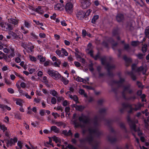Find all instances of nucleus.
Masks as SVG:
<instances>
[{
	"instance_id": "nucleus-14",
	"label": "nucleus",
	"mask_w": 149,
	"mask_h": 149,
	"mask_svg": "<svg viewBox=\"0 0 149 149\" xmlns=\"http://www.w3.org/2000/svg\"><path fill=\"white\" fill-rule=\"evenodd\" d=\"M130 88L131 87L130 85H128L126 86H125L124 87V88L123 92V96H124V97H125V93H127Z\"/></svg>"
},
{
	"instance_id": "nucleus-39",
	"label": "nucleus",
	"mask_w": 149,
	"mask_h": 149,
	"mask_svg": "<svg viewBox=\"0 0 149 149\" xmlns=\"http://www.w3.org/2000/svg\"><path fill=\"white\" fill-rule=\"evenodd\" d=\"M147 45L146 44L144 45L142 47V52L144 53L145 52L147 51Z\"/></svg>"
},
{
	"instance_id": "nucleus-46",
	"label": "nucleus",
	"mask_w": 149,
	"mask_h": 149,
	"mask_svg": "<svg viewBox=\"0 0 149 149\" xmlns=\"http://www.w3.org/2000/svg\"><path fill=\"white\" fill-rule=\"evenodd\" d=\"M75 80L76 81H77L78 82H82L83 81H84V79L83 78H82L80 77H77V78L75 79Z\"/></svg>"
},
{
	"instance_id": "nucleus-50",
	"label": "nucleus",
	"mask_w": 149,
	"mask_h": 149,
	"mask_svg": "<svg viewBox=\"0 0 149 149\" xmlns=\"http://www.w3.org/2000/svg\"><path fill=\"white\" fill-rule=\"evenodd\" d=\"M57 101L58 102H61V101L63 100L64 98L62 97H57Z\"/></svg>"
},
{
	"instance_id": "nucleus-54",
	"label": "nucleus",
	"mask_w": 149,
	"mask_h": 149,
	"mask_svg": "<svg viewBox=\"0 0 149 149\" xmlns=\"http://www.w3.org/2000/svg\"><path fill=\"white\" fill-rule=\"evenodd\" d=\"M82 86L83 88H86L87 89L91 90L93 88L92 87L87 85H83Z\"/></svg>"
},
{
	"instance_id": "nucleus-48",
	"label": "nucleus",
	"mask_w": 149,
	"mask_h": 149,
	"mask_svg": "<svg viewBox=\"0 0 149 149\" xmlns=\"http://www.w3.org/2000/svg\"><path fill=\"white\" fill-rule=\"evenodd\" d=\"M106 61V57H104L102 58L101 59V63L102 65H104L105 64V62Z\"/></svg>"
},
{
	"instance_id": "nucleus-19",
	"label": "nucleus",
	"mask_w": 149,
	"mask_h": 149,
	"mask_svg": "<svg viewBox=\"0 0 149 149\" xmlns=\"http://www.w3.org/2000/svg\"><path fill=\"white\" fill-rule=\"evenodd\" d=\"M62 133L65 136H69L72 134L71 130H69L68 132L67 130H64L62 131Z\"/></svg>"
},
{
	"instance_id": "nucleus-25",
	"label": "nucleus",
	"mask_w": 149,
	"mask_h": 149,
	"mask_svg": "<svg viewBox=\"0 0 149 149\" xmlns=\"http://www.w3.org/2000/svg\"><path fill=\"white\" fill-rule=\"evenodd\" d=\"M61 63V62L59 59H57V61L55 62L54 64V65L55 67H59Z\"/></svg>"
},
{
	"instance_id": "nucleus-7",
	"label": "nucleus",
	"mask_w": 149,
	"mask_h": 149,
	"mask_svg": "<svg viewBox=\"0 0 149 149\" xmlns=\"http://www.w3.org/2000/svg\"><path fill=\"white\" fill-rule=\"evenodd\" d=\"M127 119L131 129L135 131H136V129L135 123H134L131 120L129 116H127Z\"/></svg>"
},
{
	"instance_id": "nucleus-28",
	"label": "nucleus",
	"mask_w": 149,
	"mask_h": 149,
	"mask_svg": "<svg viewBox=\"0 0 149 149\" xmlns=\"http://www.w3.org/2000/svg\"><path fill=\"white\" fill-rule=\"evenodd\" d=\"M137 72L142 71L143 73L144 74H145L146 70H144V68L142 66H141L138 68L136 70Z\"/></svg>"
},
{
	"instance_id": "nucleus-9",
	"label": "nucleus",
	"mask_w": 149,
	"mask_h": 149,
	"mask_svg": "<svg viewBox=\"0 0 149 149\" xmlns=\"http://www.w3.org/2000/svg\"><path fill=\"white\" fill-rule=\"evenodd\" d=\"M17 140L16 138L14 139H11L10 140H6V143L8 147L9 145L11 146L13 144H14L17 141Z\"/></svg>"
},
{
	"instance_id": "nucleus-63",
	"label": "nucleus",
	"mask_w": 149,
	"mask_h": 149,
	"mask_svg": "<svg viewBox=\"0 0 149 149\" xmlns=\"http://www.w3.org/2000/svg\"><path fill=\"white\" fill-rule=\"evenodd\" d=\"M31 35L32 36L33 38L34 39H38V37L34 33H31Z\"/></svg>"
},
{
	"instance_id": "nucleus-27",
	"label": "nucleus",
	"mask_w": 149,
	"mask_h": 149,
	"mask_svg": "<svg viewBox=\"0 0 149 149\" xmlns=\"http://www.w3.org/2000/svg\"><path fill=\"white\" fill-rule=\"evenodd\" d=\"M0 127L1 130H2L3 132H6L7 130V128L4 125H3L0 123Z\"/></svg>"
},
{
	"instance_id": "nucleus-45",
	"label": "nucleus",
	"mask_w": 149,
	"mask_h": 149,
	"mask_svg": "<svg viewBox=\"0 0 149 149\" xmlns=\"http://www.w3.org/2000/svg\"><path fill=\"white\" fill-rule=\"evenodd\" d=\"M73 123L75 127H77L79 126H80V124L79 123L77 122L76 120H74L73 121Z\"/></svg>"
},
{
	"instance_id": "nucleus-12",
	"label": "nucleus",
	"mask_w": 149,
	"mask_h": 149,
	"mask_svg": "<svg viewBox=\"0 0 149 149\" xmlns=\"http://www.w3.org/2000/svg\"><path fill=\"white\" fill-rule=\"evenodd\" d=\"M87 140L90 143L93 144L92 145L95 148V146H97L98 145L97 143L95 141L93 140V138L91 136H89L88 137Z\"/></svg>"
},
{
	"instance_id": "nucleus-64",
	"label": "nucleus",
	"mask_w": 149,
	"mask_h": 149,
	"mask_svg": "<svg viewBox=\"0 0 149 149\" xmlns=\"http://www.w3.org/2000/svg\"><path fill=\"white\" fill-rule=\"evenodd\" d=\"M46 35L44 33H40L39 34V36L41 38H44L45 37Z\"/></svg>"
},
{
	"instance_id": "nucleus-52",
	"label": "nucleus",
	"mask_w": 149,
	"mask_h": 149,
	"mask_svg": "<svg viewBox=\"0 0 149 149\" xmlns=\"http://www.w3.org/2000/svg\"><path fill=\"white\" fill-rule=\"evenodd\" d=\"M91 11L92 10L91 9H89L87 10L86 13L85 12V17H87V16H88Z\"/></svg>"
},
{
	"instance_id": "nucleus-41",
	"label": "nucleus",
	"mask_w": 149,
	"mask_h": 149,
	"mask_svg": "<svg viewBox=\"0 0 149 149\" xmlns=\"http://www.w3.org/2000/svg\"><path fill=\"white\" fill-rule=\"evenodd\" d=\"M51 102L52 104H55L56 103V100L54 97H52L51 99Z\"/></svg>"
},
{
	"instance_id": "nucleus-29",
	"label": "nucleus",
	"mask_w": 149,
	"mask_h": 149,
	"mask_svg": "<svg viewBox=\"0 0 149 149\" xmlns=\"http://www.w3.org/2000/svg\"><path fill=\"white\" fill-rule=\"evenodd\" d=\"M123 59L125 61V62L127 63H130L132 62L131 59L130 58H128L126 56H125L123 57Z\"/></svg>"
},
{
	"instance_id": "nucleus-60",
	"label": "nucleus",
	"mask_w": 149,
	"mask_h": 149,
	"mask_svg": "<svg viewBox=\"0 0 149 149\" xmlns=\"http://www.w3.org/2000/svg\"><path fill=\"white\" fill-rule=\"evenodd\" d=\"M67 147L70 149H76V148L74 147L73 146L70 144L68 145Z\"/></svg>"
},
{
	"instance_id": "nucleus-23",
	"label": "nucleus",
	"mask_w": 149,
	"mask_h": 149,
	"mask_svg": "<svg viewBox=\"0 0 149 149\" xmlns=\"http://www.w3.org/2000/svg\"><path fill=\"white\" fill-rule=\"evenodd\" d=\"M10 49L11 50V53L8 56V57L9 58L14 57L15 56L14 49L12 48H10Z\"/></svg>"
},
{
	"instance_id": "nucleus-56",
	"label": "nucleus",
	"mask_w": 149,
	"mask_h": 149,
	"mask_svg": "<svg viewBox=\"0 0 149 149\" xmlns=\"http://www.w3.org/2000/svg\"><path fill=\"white\" fill-rule=\"evenodd\" d=\"M69 103L67 100H64L62 104L64 106H66L68 105Z\"/></svg>"
},
{
	"instance_id": "nucleus-2",
	"label": "nucleus",
	"mask_w": 149,
	"mask_h": 149,
	"mask_svg": "<svg viewBox=\"0 0 149 149\" xmlns=\"http://www.w3.org/2000/svg\"><path fill=\"white\" fill-rule=\"evenodd\" d=\"M0 26L3 30L8 31L12 30L15 26L10 23L3 22L0 24Z\"/></svg>"
},
{
	"instance_id": "nucleus-47",
	"label": "nucleus",
	"mask_w": 149,
	"mask_h": 149,
	"mask_svg": "<svg viewBox=\"0 0 149 149\" xmlns=\"http://www.w3.org/2000/svg\"><path fill=\"white\" fill-rule=\"evenodd\" d=\"M24 25L27 28H29L30 26V24L26 21H24Z\"/></svg>"
},
{
	"instance_id": "nucleus-35",
	"label": "nucleus",
	"mask_w": 149,
	"mask_h": 149,
	"mask_svg": "<svg viewBox=\"0 0 149 149\" xmlns=\"http://www.w3.org/2000/svg\"><path fill=\"white\" fill-rule=\"evenodd\" d=\"M99 18L98 15H95L92 19V22L93 23H95L96 22V20L98 19Z\"/></svg>"
},
{
	"instance_id": "nucleus-34",
	"label": "nucleus",
	"mask_w": 149,
	"mask_h": 149,
	"mask_svg": "<svg viewBox=\"0 0 149 149\" xmlns=\"http://www.w3.org/2000/svg\"><path fill=\"white\" fill-rule=\"evenodd\" d=\"M43 80L44 81L43 82L47 86H49V85L48 84V81L47 79V77L46 76H44L43 78Z\"/></svg>"
},
{
	"instance_id": "nucleus-36",
	"label": "nucleus",
	"mask_w": 149,
	"mask_h": 149,
	"mask_svg": "<svg viewBox=\"0 0 149 149\" xmlns=\"http://www.w3.org/2000/svg\"><path fill=\"white\" fill-rule=\"evenodd\" d=\"M61 51H62V53L63 54V56H67L68 55V53L67 52V51L64 48H62Z\"/></svg>"
},
{
	"instance_id": "nucleus-55",
	"label": "nucleus",
	"mask_w": 149,
	"mask_h": 149,
	"mask_svg": "<svg viewBox=\"0 0 149 149\" xmlns=\"http://www.w3.org/2000/svg\"><path fill=\"white\" fill-rule=\"evenodd\" d=\"M17 144L18 146L19 147L20 149H22V142L20 141H18V142H17Z\"/></svg>"
},
{
	"instance_id": "nucleus-32",
	"label": "nucleus",
	"mask_w": 149,
	"mask_h": 149,
	"mask_svg": "<svg viewBox=\"0 0 149 149\" xmlns=\"http://www.w3.org/2000/svg\"><path fill=\"white\" fill-rule=\"evenodd\" d=\"M75 107L77 110L81 111H82L84 108V107L81 105H77Z\"/></svg>"
},
{
	"instance_id": "nucleus-30",
	"label": "nucleus",
	"mask_w": 149,
	"mask_h": 149,
	"mask_svg": "<svg viewBox=\"0 0 149 149\" xmlns=\"http://www.w3.org/2000/svg\"><path fill=\"white\" fill-rule=\"evenodd\" d=\"M38 57L40 59V62L41 63L44 62L45 60V57H43L42 55H38Z\"/></svg>"
},
{
	"instance_id": "nucleus-13",
	"label": "nucleus",
	"mask_w": 149,
	"mask_h": 149,
	"mask_svg": "<svg viewBox=\"0 0 149 149\" xmlns=\"http://www.w3.org/2000/svg\"><path fill=\"white\" fill-rule=\"evenodd\" d=\"M13 37L14 39L19 40L23 38V35L21 34V33L20 35H17L15 33H14Z\"/></svg>"
},
{
	"instance_id": "nucleus-10",
	"label": "nucleus",
	"mask_w": 149,
	"mask_h": 149,
	"mask_svg": "<svg viewBox=\"0 0 149 149\" xmlns=\"http://www.w3.org/2000/svg\"><path fill=\"white\" fill-rule=\"evenodd\" d=\"M77 16L79 19H83L86 17L85 12L82 11H79L77 13Z\"/></svg>"
},
{
	"instance_id": "nucleus-31",
	"label": "nucleus",
	"mask_w": 149,
	"mask_h": 149,
	"mask_svg": "<svg viewBox=\"0 0 149 149\" xmlns=\"http://www.w3.org/2000/svg\"><path fill=\"white\" fill-rule=\"evenodd\" d=\"M34 46H31L30 47H27V51L29 53H31L32 52H33V49L34 48Z\"/></svg>"
},
{
	"instance_id": "nucleus-24",
	"label": "nucleus",
	"mask_w": 149,
	"mask_h": 149,
	"mask_svg": "<svg viewBox=\"0 0 149 149\" xmlns=\"http://www.w3.org/2000/svg\"><path fill=\"white\" fill-rule=\"evenodd\" d=\"M10 20L11 23L15 25H17L18 24V20L13 18L10 19Z\"/></svg>"
},
{
	"instance_id": "nucleus-33",
	"label": "nucleus",
	"mask_w": 149,
	"mask_h": 149,
	"mask_svg": "<svg viewBox=\"0 0 149 149\" xmlns=\"http://www.w3.org/2000/svg\"><path fill=\"white\" fill-rule=\"evenodd\" d=\"M124 79L123 78H120L119 81L116 82L115 83L117 84L118 86H121L122 84L124 82Z\"/></svg>"
},
{
	"instance_id": "nucleus-5",
	"label": "nucleus",
	"mask_w": 149,
	"mask_h": 149,
	"mask_svg": "<svg viewBox=\"0 0 149 149\" xmlns=\"http://www.w3.org/2000/svg\"><path fill=\"white\" fill-rule=\"evenodd\" d=\"M91 4L90 0H82L81 6L83 9H86L89 7Z\"/></svg>"
},
{
	"instance_id": "nucleus-42",
	"label": "nucleus",
	"mask_w": 149,
	"mask_h": 149,
	"mask_svg": "<svg viewBox=\"0 0 149 149\" xmlns=\"http://www.w3.org/2000/svg\"><path fill=\"white\" fill-rule=\"evenodd\" d=\"M145 33L146 36H147L149 34V26L146 27L145 30Z\"/></svg>"
},
{
	"instance_id": "nucleus-11",
	"label": "nucleus",
	"mask_w": 149,
	"mask_h": 149,
	"mask_svg": "<svg viewBox=\"0 0 149 149\" xmlns=\"http://www.w3.org/2000/svg\"><path fill=\"white\" fill-rule=\"evenodd\" d=\"M116 19L118 22L123 21L124 19V15L121 14H118L116 16Z\"/></svg>"
},
{
	"instance_id": "nucleus-17",
	"label": "nucleus",
	"mask_w": 149,
	"mask_h": 149,
	"mask_svg": "<svg viewBox=\"0 0 149 149\" xmlns=\"http://www.w3.org/2000/svg\"><path fill=\"white\" fill-rule=\"evenodd\" d=\"M15 101H16V104L19 105L20 106H22V103H23V101L21 99H16Z\"/></svg>"
},
{
	"instance_id": "nucleus-62",
	"label": "nucleus",
	"mask_w": 149,
	"mask_h": 149,
	"mask_svg": "<svg viewBox=\"0 0 149 149\" xmlns=\"http://www.w3.org/2000/svg\"><path fill=\"white\" fill-rule=\"evenodd\" d=\"M79 61L82 63L83 64H85L86 63V60L85 59L83 58H81Z\"/></svg>"
},
{
	"instance_id": "nucleus-57",
	"label": "nucleus",
	"mask_w": 149,
	"mask_h": 149,
	"mask_svg": "<svg viewBox=\"0 0 149 149\" xmlns=\"http://www.w3.org/2000/svg\"><path fill=\"white\" fill-rule=\"evenodd\" d=\"M22 95H24L27 98L31 99V97L27 93H23Z\"/></svg>"
},
{
	"instance_id": "nucleus-18",
	"label": "nucleus",
	"mask_w": 149,
	"mask_h": 149,
	"mask_svg": "<svg viewBox=\"0 0 149 149\" xmlns=\"http://www.w3.org/2000/svg\"><path fill=\"white\" fill-rule=\"evenodd\" d=\"M35 11L41 14H42L44 13V11L42 10L40 6H38V7L35 9Z\"/></svg>"
},
{
	"instance_id": "nucleus-59",
	"label": "nucleus",
	"mask_w": 149,
	"mask_h": 149,
	"mask_svg": "<svg viewBox=\"0 0 149 149\" xmlns=\"http://www.w3.org/2000/svg\"><path fill=\"white\" fill-rule=\"evenodd\" d=\"M8 91L9 93L12 94L14 93L13 90L12 88H8Z\"/></svg>"
},
{
	"instance_id": "nucleus-53",
	"label": "nucleus",
	"mask_w": 149,
	"mask_h": 149,
	"mask_svg": "<svg viewBox=\"0 0 149 149\" xmlns=\"http://www.w3.org/2000/svg\"><path fill=\"white\" fill-rule=\"evenodd\" d=\"M73 98L72 100H73L74 101H75L76 103H77V102H78V98L76 95H74L73 97Z\"/></svg>"
},
{
	"instance_id": "nucleus-58",
	"label": "nucleus",
	"mask_w": 149,
	"mask_h": 149,
	"mask_svg": "<svg viewBox=\"0 0 149 149\" xmlns=\"http://www.w3.org/2000/svg\"><path fill=\"white\" fill-rule=\"evenodd\" d=\"M5 82L6 84L8 85H10L11 84L10 81H9L7 80L6 79H5Z\"/></svg>"
},
{
	"instance_id": "nucleus-16",
	"label": "nucleus",
	"mask_w": 149,
	"mask_h": 149,
	"mask_svg": "<svg viewBox=\"0 0 149 149\" xmlns=\"http://www.w3.org/2000/svg\"><path fill=\"white\" fill-rule=\"evenodd\" d=\"M54 8L56 10H62L63 9V5L59 3H57L55 6Z\"/></svg>"
},
{
	"instance_id": "nucleus-3",
	"label": "nucleus",
	"mask_w": 149,
	"mask_h": 149,
	"mask_svg": "<svg viewBox=\"0 0 149 149\" xmlns=\"http://www.w3.org/2000/svg\"><path fill=\"white\" fill-rule=\"evenodd\" d=\"M47 73L56 80H58L61 77V75L57 71L49 69Z\"/></svg>"
},
{
	"instance_id": "nucleus-8",
	"label": "nucleus",
	"mask_w": 149,
	"mask_h": 149,
	"mask_svg": "<svg viewBox=\"0 0 149 149\" xmlns=\"http://www.w3.org/2000/svg\"><path fill=\"white\" fill-rule=\"evenodd\" d=\"M89 131L91 134H93L94 136L99 135L100 134V132L97 129L94 128H90Z\"/></svg>"
},
{
	"instance_id": "nucleus-20",
	"label": "nucleus",
	"mask_w": 149,
	"mask_h": 149,
	"mask_svg": "<svg viewBox=\"0 0 149 149\" xmlns=\"http://www.w3.org/2000/svg\"><path fill=\"white\" fill-rule=\"evenodd\" d=\"M50 93L54 96L56 97L58 95V93L55 90H51L50 91Z\"/></svg>"
},
{
	"instance_id": "nucleus-26",
	"label": "nucleus",
	"mask_w": 149,
	"mask_h": 149,
	"mask_svg": "<svg viewBox=\"0 0 149 149\" xmlns=\"http://www.w3.org/2000/svg\"><path fill=\"white\" fill-rule=\"evenodd\" d=\"M107 138L108 141L111 143L114 142L117 140V139L115 138H114L109 136H108Z\"/></svg>"
},
{
	"instance_id": "nucleus-49",
	"label": "nucleus",
	"mask_w": 149,
	"mask_h": 149,
	"mask_svg": "<svg viewBox=\"0 0 149 149\" xmlns=\"http://www.w3.org/2000/svg\"><path fill=\"white\" fill-rule=\"evenodd\" d=\"M52 115L54 116L55 118H56L57 117H59L60 115L58 114L57 113L53 112L52 113Z\"/></svg>"
},
{
	"instance_id": "nucleus-21",
	"label": "nucleus",
	"mask_w": 149,
	"mask_h": 149,
	"mask_svg": "<svg viewBox=\"0 0 149 149\" xmlns=\"http://www.w3.org/2000/svg\"><path fill=\"white\" fill-rule=\"evenodd\" d=\"M51 130L56 133H58L59 132V129L55 126H54L51 127Z\"/></svg>"
},
{
	"instance_id": "nucleus-51",
	"label": "nucleus",
	"mask_w": 149,
	"mask_h": 149,
	"mask_svg": "<svg viewBox=\"0 0 149 149\" xmlns=\"http://www.w3.org/2000/svg\"><path fill=\"white\" fill-rule=\"evenodd\" d=\"M106 111V109L104 108H103L100 109L99 111V113L100 114L103 113L105 112Z\"/></svg>"
},
{
	"instance_id": "nucleus-1",
	"label": "nucleus",
	"mask_w": 149,
	"mask_h": 149,
	"mask_svg": "<svg viewBox=\"0 0 149 149\" xmlns=\"http://www.w3.org/2000/svg\"><path fill=\"white\" fill-rule=\"evenodd\" d=\"M123 106L125 107H128L130 109L128 111L129 113H132L133 111H136L140 109L141 107L142 106V105L140 103H138L136 104H134L132 105H130L128 104H123Z\"/></svg>"
},
{
	"instance_id": "nucleus-15",
	"label": "nucleus",
	"mask_w": 149,
	"mask_h": 149,
	"mask_svg": "<svg viewBox=\"0 0 149 149\" xmlns=\"http://www.w3.org/2000/svg\"><path fill=\"white\" fill-rule=\"evenodd\" d=\"M60 79V80L63 82L64 84L65 85L68 84L69 83V81L61 75Z\"/></svg>"
},
{
	"instance_id": "nucleus-37",
	"label": "nucleus",
	"mask_w": 149,
	"mask_h": 149,
	"mask_svg": "<svg viewBox=\"0 0 149 149\" xmlns=\"http://www.w3.org/2000/svg\"><path fill=\"white\" fill-rule=\"evenodd\" d=\"M130 75L132 78L134 80H135L136 79V77L133 74L132 72H130L128 73Z\"/></svg>"
},
{
	"instance_id": "nucleus-43",
	"label": "nucleus",
	"mask_w": 149,
	"mask_h": 149,
	"mask_svg": "<svg viewBox=\"0 0 149 149\" xmlns=\"http://www.w3.org/2000/svg\"><path fill=\"white\" fill-rule=\"evenodd\" d=\"M29 58L30 60L32 61L35 62L36 61V58L35 57L31 55L29 56Z\"/></svg>"
},
{
	"instance_id": "nucleus-4",
	"label": "nucleus",
	"mask_w": 149,
	"mask_h": 149,
	"mask_svg": "<svg viewBox=\"0 0 149 149\" xmlns=\"http://www.w3.org/2000/svg\"><path fill=\"white\" fill-rule=\"evenodd\" d=\"M65 8L66 11L68 13H71L73 11V5L71 3H68L66 4Z\"/></svg>"
},
{
	"instance_id": "nucleus-22",
	"label": "nucleus",
	"mask_w": 149,
	"mask_h": 149,
	"mask_svg": "<svg viewBox=\"0 0 149 149\" xmlns=\"http://www.w3.org/2000/svg\"><path fill=\"white\" fill-rule=\"evenodd\" d=\"M52 138L53 139V140L55 141L56 143L61 142V140L59 138L54 136L52 137Z\"/></svg>"
},
{
	"instance_id": "nucleus-40",
	"label": "nucleus",
	"mask_w": 149,
	"mask_h": 149,
	"mask_svg": "<svg viewBox=\"0 0 149 149\" xmlns=\"http://www.w3.org/2000/svg\"><path fill=\"white\" fill-rule=\"evenodd\" d=\"M114 67L115 66L113 65H108L107 66L106 68H107L108 71H109L110 70H111V69L114 68Z\"/></svg>"
},
{
	"instance_id": "nucleus-44",
	"label": "nucleus",
	"mask_w": 149,
	"mask_h": 149,
	"mask_svg": "<svg viewBox=\"0 0 149 149\" xmlns=\"http://www.w3.org/2000/svg\"><path fill=\"white\" fill-rule=\"evenodd\" d=\"M139 44L138 41H133L131 43V45L133 46H136Z\"/></svg>"
},
{
	"instance_id": "nucleus-6",
	"label": "nucleus",
	"mask_w": 149,
	"mask_h": 149,
	"mask_svg": "<svg viewBox=\"0 0 149 149\" xmlns=\"http://www.w3.org/2000/svg\"><path fill=\"white\" fill-rule=\"evenodd\" d=\"M80 121L83 122L84 123H87L89 122L90 119L88 117L82 115L79 118Z\"/></svg>"
},
{
	"instance_id": "nucleus-38",
	"label": "nucleus",
	"mask_w": 149,
	"mask_h": 149,
	"mask_svg": "<svg viewBox=\"0 0 149 149\" xmlns=\"http://www.w3.org/2000/svg\"><path fill=\"white\" fill-rule=\"evenodd\" d=\"M56 53L59 57H63V55L61 54V52L60 50L59 49L57 50L56 51Z\"/></svg>"
},
{
	"instance_id": "nucleus-61",
	"label": "nucleus",
	"mask_w": 149,
	"mask_h": 149,
	"mask_svg": "<svg viewBox=\"0 0 149 149\" xmlns=\"http://www.w3.org/2000/svg\"><path fill=\"white\" fill-rule=\"evenodd\" d=\"M55 124L57 126H60L63 125V124L62 122H56L55 123Z\"/></svg>"
}]
</instances>
